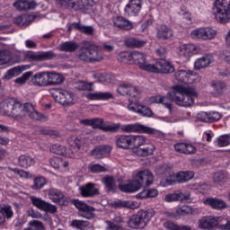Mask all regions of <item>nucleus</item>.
Wrapping results in <instances>:
<instances>
[{"instance_id": "1", "label": "nucleus", "mask_w": 230, "mask_h": 230, "mask_svg": "<svg viewBox=\"0 0 230 230\" xmlns=\"http://www.w3.org/2000/svg\"><path fill=\"white\" fill-rule=\"evenodd\" d=\"M167 96L155 95L151 98L152 103H161L164 109H168L170 114L173 111L172 101L179 107H191L195 104V98H199L197 90L190 85L176 84Z\"/></svg>"}, {"instance_id": "2", "label": "nucleus", "mask_w": 230, "mask_h": 230, "mask_svg": "<svg viewBox=\"0 0 230 230\" xmlns=\"http://www.w3.org/2000/svg\"><path fill=\"white\" fill-rule=\"evenodd\" d=\"M0 114L18 120L27 116L35 121H44L46 119L42 113L35 111L33 104L30 102L22 104L14 98L5 99L0 102Z\"/></svg>"}, {"instance_id": "3", "label": "nucleus", "mask_w": 230, "mask_h": 230, "mask_svg": "<svg viewBox=\"0 0 230 230\" xmlns=\"http://www.w3.org/2000/svg\"><path fill=\"white\" fill-rule=\"evenodd\" d=\"M161 172H164L166 177L160 182V186H163V188L172 186V184H175V182H188V181H191V179L195 177V173L191 171L180 172L175 174L172 172V169L167 168L166 165L161 167Z\"/></svg>"}, {"instance_id": "4", "label": "nucleus", "mask_w": 230, "mask_h": 230, "mask_svg": "<svg viewBox=\"0 0 230 230\" xmlns=\"http://www.w3.org/2000/svg\"><path fill=\"white\" fill-rule=\"evenodd\" d=\"M83 44L84 46L79 53L80 60L84 62H100V60H103V54L98 47L89 41H84Z\"/></svg>"}, {"instance_id": "5", "label": "nucleus", "mask_w": 230, "mask_h": 230, "mask_svg": "<svg viewBox=\"0 0 230 230\" xmlns=\"http://www.w3.org/2000/svg\"><path fill=\"white\" fill-rule=\"evenodd\" d=\"M154 215H155L154 209L140 210L130 217L128 226L132 229H143L148 226Z\"/></svg>"}, {"instance_id": "6", "label": "nucleus", "mask_w": 230, "mask_h": 230, "mask_svg": "<svg viewBox=\"0 0 230 230\" xmlns=\"http://www.w3.org/2000/svg\"><path fill=\"white\" fill-rule=\"evenodd\" d=\"M117 125L118 128L113 130V132H125L126 134H155V129L147 126H145L141 123L134 124H125L121 125L120 123H113Z\"/></svg>"}, {"instance_id": "7", "label": "nucleus", "mask_w": 230, "mask_h": 230, "mask_svg": "<svg viewBox=\"0 0 230 230\" xmlns=\"http://www.w3.org/2000/svg\"><path fill=\"white\" fill-rule=\"evenodd\" d=\"M213 11L215 17L217 21H218V22H222L223 24L229 22L230 6L227 0H216Z\"/></svg>"}, {"instance_id": "8", "label": "nucleus", "mask_w": 230, "mask_h": 230, "mask_svg": "<svg viewBox=\"0 0 230 230\" xmlns=\"http://www.w3.org/2000/svg\"><path fill=\"white\" fill-rule=\"evenodd\" d=\"M218 31L211 27H201L190 31V37L195 40H213Z\"/></svg>"}, {"instance_id": "9", "label": "nucleus", "mask_w": 230, "mask_h": 230, "mask_svg": "<svg viewBox=\"0 0 230 230\" xmlns=\"http://www.w3.org/2000/svg\"><path fill=\"white\" fill-rule=\"evenodd\" d=\"M133 179L140 188L151 186L154 183V173L149 169L135 171L133 172Z\"/></svg>"}, {"instance_id": "10", "label": "nucleus", "mask_w": 230, "mask_h": 230, "mask_svg": "<svg viewBox=\"0 0 230 230\" xmlns=\"http://www.w3.org/2000/svg\"><path fill=\"white\" fill-rule=\"evenodd\" d=\"M201 79L199 74L188 69L179 70L174 74V80L183 84H193L195 82H200Z\"/></svg>"}, {"instance_id": "11", "label": "nucleus", "mask_w": 230, "mask_h": 230, "mask_svg": "<svg viewBox=\"0 0 230 230\" xmlns=\"http://www.w3.org/2000/svg\"><path fill=\"white\" fill-rule=\"evenodd\" d=\"M130 64H135L140 67L143 71H147L151 73L154 63L146 62V55L139 51L131 52V60Z\"/></svg>"}, {"instance_id": "12", "label": "nucleus", "mask_w": 230, "mask_h": 230, "mask_svg": "<svg viewBox=\"0 0 230 230\" xmlns=\"http://www.w3.org/2000/svg\"><path fill=\"white\" fill-rule=\"evenodd\" d=\"M201 49L199 45L195 44H183L176 48V54L180 56L181 58H190L193 55H199Z\"/></svg>"}, {"instance_id": "13", "label": "nucleus", "mask_w": 230, "mask_h": 230, "mask_svg": "<svg viewBox=\"0 0 230 230\" xmlns=\"http://www.w3.org/2000/svg\"><path fill=\"white\" fill-rule=\"evenodd\" d=\"M117 92L121 96H128L134 100H139V98H141V91L137 87L132 85V84L123 83L119 84Z\"/></svg>"}, {"instance_id": "14", "label": "nucleus", "mask_w": 230, "mask_h": 230, "mask_svg": "<svg viewBox=\"0 0 230 230\" xmlns=\"http://www.w3.org/2000/svg\"><path fill=\"white\" fill-rule=\"evenodd\" d=\"M224 220L223 217H213L205 216L199 218L197 222L199 229H213L214 227H218V224Z\"/></svg>"}, {"instance_id": "15", "label": "nucleus", "mask_w": 230, "mask_h": 230, "mask_svg": "<svg viewBox=\"0 0 230 230\" xmlns=\"http://www.w3.org/2000/svg\"><path fill=\"white\" fill-rule=\"evenodd\" d=\"M31 204L40 209V211H45V213L55 214L58 211L57 206L47 202L46 200L42 199L41 198H37L35 196L31 197Z\"/></svg>"}, {"instance_id": "16", "label": "nucleus", "mask_w": 230, "mask_h": 230, "mask_svg": "<svg viewBox=\"0 0 230 230\" xmlns=\"http://www.w3.org/2000/svg\"><path fill=\"white\" fill-rule=\"evenodd\" d=\"M72 204L80 211V217H83V218L91 219L94 217V208L87 205L85 202L80 199H74Z\"/></svg>"}, {"instance_id": "17", "label": "nucleus", "mask_w": 230, "mask_h": 230, "mask_svg": "<svg viewBox=\"0 0 230 230\" xmlns=\"http://www.w3.org/2000/svg\"><path fill=\"white\" fill-rule=\"evenodd\" d=\"M175 71V67L172 63L160 59L155 63H153V66L151 68V73H164V75H168V73H173Z\"/></svg>"}, {"instance_id": "18", "label": "nucleus", "mask_w": 230, "mask_h": 230, "mask_svg": "<svg viewBox=\"0 0 230 230\" xmlns=\"http://www.w3.org/2000/svg\"><path fill=\"white\" fill-rule=\"evenodd\" d=\"M92 127L93 128H99L100 130H102V132H113L114 130H118V125L105 122L100 118L92 119Z\"/></svg>"}, {"instance_id": "19", "label": "nucleus", "mask_w": 230, "mask_h": 230, "mask_svg": "<svg viewBox=\"0 0 230 230\" xmlns=\"http://www.w3.org/2000/svg\"><path fill=\"white\" fill-rule=\"evenodd\" d=\"M175 152L184 154L185 155H193L197 154V147L190 143L180 142L174 145Z\"/></svg>"}, {"instance_id": "20", "label": "nucleus", "mask_w": 230, "mask_h": 230, "mask_svg": "<svg viewBox=\"0 0 230 230\" xmlns=\"http://www.w3.org/2000/svg\"><path fill=\"white\" fill-rule=\"evenodd\" d=\"M13 6L19 12H28L37 8V2L35 0H16Z\"/></svg>"}, {"instance_id": "21", "label": "nucleus", "mask_w": 230, "mask_h": 230, "mask_svg": "<svg viewBox=\"0 0 230 230\" xmlns=\"http://www.w3.org/2000/svg\"><path fill=\"white\" fill-rule=\"evenodd\" d=\"M57 4H60V6H67V8H72V10H82L85 8L84 4V0H55Z\"/></svg>"}, {"instance_id": "22", "label": "nucleus", "mask_w": 230, "mask_h": 230, "mask_svg": "<svg viewBox=\"0 0 230 230\" xmlns=\"http://www.w3.org/2000/svg\"><path fill=\"white\" fill-rule=\"evenodd\" d=\"M203 204L212 208V209H217V211H222V209L227 208V203H226V201L223 199L217 198H208L203 199Z\"/></svg>"}, {"instance_id": "23", "label": "nucleus", "mask_w": 230, "mask_h": 230, "mask_svg": "<svg viewBox=\"0 0 230 230\" xmlns=\"http://www.w3.org/2000/svg\"><path fill=\"white\" fill-rule=\"evenodd\" d=\"M111 152H112V146L106 145L95 147L91 154L95 159H103V157H109Z\"/></svg>"}, {"instance_id": "24", "label": "nucleus", "mask_w": 230, "mask_h": 230, "mask_svg": "<svg viewBox=\"0 0 230 230\" xmlns=\"http://www.w3.org/2000/svg\"><path fill=\"white\" fill-rule=\"evenodd\" d=\"M31 84L37 87H48V71L36 73L31 77Z\"/></svg>"}, {"instance_id": "25", "label": "nucleus", "mask_w": 230, "mask_h": 230, "mask_svg": "<svg viewBox=\"0 0 230 230\" xmlns=\"http://www.w3.org/2000/svg\"><path fill=\"white\" fill-rule=\"evenodd\" d=\"M142 5L143 0H130L125 7V13L128 15H137L141 12Z\"/></svg>"}, {"instance_id": "26", "label": "nucleus", "mask_w": 230, "mask_h": 230, "mask_svg": "<svg viewBox=\"0 0 230 230\" xmlns=\"http://www.w3.org/2000/svg\"><path fill=\"white\" fill-rule=\"evenodd\" d=\"M116 146L122 150H130L132 148V135H120L117 137Z\"/></svg>"}, {"instance_id": "27", "label": "nucleus", "mask_w": 230, "mask_h": 230, "mask_svg": "<svg viewBox=\"0 0 230 230\" xmlns=\"http://www.w3.org/2000/svg\"><path fill=\"white\" fill-rule=\"evenodd\" d=\"M50 152L57 155H65V157H75V151L72 149H66V146L58 144H55L50 147Z\"/></svg>"}, {"instance_id": "28", "label": "nucleus", "mask_w": 230, "mask_h": 230, "mask_svg": "<svg viewBox=\"0 0 230 230\" xmlns=\"http://www.w3.org/2000/svg\"><path fill=\"white\" fill-rule=\"evenodd\" d=\"M113 23L116 28H119V30H126L127 31H130V30H134V24L132 22L128 21L127 18L123 16H118L113 19Z\"/></svg>"}, {"instance_id": "29", "label": "nucleus", "mask_w": 230, "mask_h": 230, "mask_svg": "<svg viewBox=\"0 0 230 230\" xmlns=\"http://www.w3.org/2000/svg\"><path fill=\"white\" fill-rule=\"evenodd\" d=\"M215 58H213V55H206L202 58H198L194 62V69H196L197 71L204 69L205 67H208V66H209L210 64H213Z\"/></svg>"}, {"instance_id": "30", "label": "nucleus", "mask_w": 230, "mask_h": 230, "mask_svg": "<svg viewBox=\"0 0 230 230\" xmlns=\"http://www.w3.org/2000/svg\"><path fill=\"white\" fill-rule=\"evenodd\" d=\"M148 145V138L143 135H131V148L137 150L141 146Z\"/></svg>"}, {"instance_id": "31", "label": "nucleus", "mask_w": 230, "mask_h": 230, "mask_svg": "<svg viewBox=\"0 0 230 230\" xmlns=\"http://www.w3.org/2000/svg\"><path fill=\"white\" fill-rule=\"evenodd\" d=\"M93 78L104 85L114 84V75L111 74L96 72L93 74Z\"/></svg>"}, {"instance_id": "32", "label": "nucleus", "mask_w": 230, "mask_h": 230, "mask_svg": "<svg viewBox=\"0 0 230 230\" xmlns=\"http://www.w3.org/2000/svg\"><path fill=\"white\" fill-rule=\"evenodd\" d=\"M88 100L107 101L114 99V95L111 92H96L86 95Z\"/></svg>"}, {"instance_id": "33", "label": "nucleus", "mask_w": 230, "mask_h": 230, "mask_svg": "<svg viewBox=\"0 0 230 230\" xmlns=\"http://www.w3.org/2000/svg\"><path fill=\"white\" fill-rule=\"evenodd\" d=\"M49 163L51 166L56 170H58V172H67L69 168V163L60 157L51 158Z\"/></svg>"}, {"instance_id": "34", "label": "nucleus", "mask_w": 230, "mask_h": 230, "mask_svg": "<svg viewBox=\"0 0 230 230\" xmlns=\"http://www.w3.org/2000/svg\"><path fill=\"white\" fill-rule=\"evenodd\" d=\"M34 20L35 16L31 14H22L16 16L13 20V22L14 24H17V26H20L21 28H25V26H28V24L33 22Z\"/></svg>"}, {"instance_id": "35", "label": "nucleus", "mask_w": 230, "mask_h": 230, "mask_svg": "<svg viewBox=\"0 0 230 230\" xmlns=\"http://www.w3.org/2000/svg\"><path fill=\"white\" fill-rule=\"evenodd\" d=\"M47 78L49 82V85H60V84H64V75L60 73L57 72H48L47 71Z\"/></svg>"}, {"instance_id": "36", "label": "nucleus", "mask_w": 230, "mask_h": 230, "mask_svg": "<svg viewBox=\"0 0 230 230\" xmlns=\"http://www.w3.org/2000/svg\"><path fill=\"white\" fill-rule=\"evenodd\" d=\"M79 191L83 197H94V195H98V189L94 187L93 183H87L79 188Z\"/></svg>"}, {"instance_id": "37", "label": "nucleus", "mask_w": 230, "mask_h": 230, "mask_svg": "<svg viewBox=\"0 0 230 230\" xmlns=\"http://www.w3.org/2000/svg\"><path fill=\"white\" fill-rule=\"evenodd\" d=\"M119 188L120 191H124L125 193H135V191L141 190L135 179L129 181L128 183L119 185Z\"/></svg>"}, {"instance_id": "38", "label": "nucleus", "mask_w": 230, "mask_h": 230, "mask_svg": "<svg viewBox=\"0 0 230 230\" xmlns=\"http://www.w3.org/2000/svg\"><path fill=\"white\" fill-rule=\"evenodd\" d=\"M229 172L226 171H219L214 174L213 181L215 184H217L218 186H224L226 182L229 181Z\"/></svg>"}, {"instance_id": "39", "label": "nucleus", "mask_w": 230, "mask_h": 230, "mask_svg": "<svg viewBox=\"0 0 230 230\" xmlns=\"http://www.w3.org/2000/svg\"><path fill=\"white\" fill-rule=\"evenodd\" d=\"M157 37L158 39L167 40L168 39H172L173 37V31H172V29L166 25H159L157 27Z\"/></svg>"}, {"instance_id": "40", "label": "nucleus", "mask_w": 230, "mask_h": 230, "mask_svg": "<svg viewBox=\"0 0 230 230\" xmlns=\"http://www.w3.org/2000/svg\"><path fill=\"white\" fill-rule=\"evenodd\" d=\"M115 208H127L128 209H137L141 204L134 200H117L113 202Z\"/></svg>"}, {"instance_id": "41", "label": "nucleus", "mask_w": 230, "mask_h": 230, "mask_svg": "<svg viewBox=\"0 0 230 230\" xmlns=\"http://www.w3.org/2000/svg\"><path fill=\"white\" fill-rule=\"evenodd\" d=\"M49 199L54 202V204H60L64 202V193L58 189L49 190Z\"/></svg>"}, {"instance_id": "42", "label": "nucleus", "mask_w": 230, "mask_h": 230, "mask_svg": "<svg viewBox=\"0 0 230 230\" xmlns=\"http://www.w3.org/2000/svg\"><path fill=\"white\" fill-rule=\"evenodd\" d=\"M18 164L21 168H30L35 165V158L28 155H22L18 157Z\"/></svg>"}, {"instance_id": "43", "label": "nucleus", "mask_w": 230, "mask_h": 230, "mask_svg": "<svg viewBox=\"0 0 230 230\" xmlns=\"http://www.w3.org/2000/svg\"><path fill=\"white\" fill-rule=\"evenodd\" d=\"M28 58L38 61L51 60V58H55V54L52 51H47L39 54H28Z\"/></svg>"}, {"instance_id": "44", "label": "nucleus", "mask_w": 230, "mask_h": 230, "mask_svg": "<svg viewBox=\"0 0 230 230\" xmlns=\"http://www.w3.org/2000/svg\"><path fill=\"white\" fill-rule=\"evenodd\" d=\"M0 213L3 217H0V222H4V218H12L13 217V210H12V206L8 204L0 205Z\"/></svg>"}, {"instance_id": "45", "label": "nucleus", "mask_w": 230, "mask_h": 230, "mask_svg": "<svg viewBox=\"0 0 230 230\" xmlns=\"http://www.w3.org/2000/svg\"><path fill=\"white\" fill-rule=\"evenodd\" d=\"M68 143L70 146H76L78 150H82L87 146V145L85 144V139H83L82 137L76 136L70 137L68 139Z\"/></svg>"}, {"instance_id": "46", "label": "nucleus", "mask_w": 230, "mask_h": 230, "mask_svg": "<svg viewBox=\"0 0 230 230\" xmlns=\"http://www.w3.org/2000/svg\"><path fill=\"white\" fill-rule=\"evenodd\" d=\"M59 98L62 100L60 103H65V105H73L74 96L73 93L68 91L60 90Z\"/></svg>"}, {"instance_id": "47", "label": "nucleus", "mask_w": 230, "mask_h": 230, "mask_svg": "<svg viewBox=\"0 0 230 230\" xmlns=\"http://www.w3.org/2000/svg\"><path fill=\"white\" fill-rule=\"evenodd\" d=\"M78 49V44L74 41H66L59 46V51H66V53H73Z\"/></svg>"}, {"instance_id": "48", "label": "nucleus", "mask_w": 230, "mask_h": 230, "mask_svg": "<svg viewBox=\"0 0 230 230\" xmlns=\"http://www.w3.org/2000/svg\"><path fill=\"white\" fill-rule=\"evenodd\" d=\"M197 208H193L190 206H182L176 209V214L180 217H184V215H197L199 210Z\"/></svg>"}, {"instance_id": "49", "label": "nucleus", "mask_w": 230, "mask_h": 230, "mask_svg": "<svg viewBox=\"0 0 230 230\" xmlns=\"http://www.w3.org/2000/svg\"><path fill=\"white\" fill-rule=\"evenodd\" d=\"M72 26L81 31V33H85V35H93L94 33V28L93 26H84L82 25L80 22H73Z\"/></svg>"}, {"instance_id": "50", "label": "nucleus", "mask_w": 230, "mask_h": 230, "mask_svg": "<svg viewBox=\"0 0 230 230\" xmlns=\"http://www.w3.org/2000/svg\"><path fill=\"white\" fill-rule=\"evenodd\" d=\"M146 42L141 40H137L135 38H128L125 40V46L128 48H143Z\"/></svg>"}, {"instance_id": "51", "label": "nucleus", "mask_w": 230, "mask_h": 230, "mask_svg": "<svg viewBox=\"0 0 230 230\" xmlns=\"http://www.w3.org/2000/svg\"><path fill=\"white\" fill-rule=\"evenodd\" d=\"M146 145H147L146 147L139 149L140 154L145 157L148 155H154V153L155 152V146L150 143V140L148 139H147V144Z\"/></svg>"}, {"instance_id": "52", "label": "nucleus", "mask_w": 230, "mask_h": 230, "mask_svg": "<svg viewBox=\"0 0 230 230\" xmlns=\"http://www.w3.org/2000/svg\"><path fill=\"white\" fill-rule=\"evenodd\" d=\"M164 226L168 230H191L190 226H179L172 221H165Z\"/></svg>"}, {"instance_id": "53", "label": "nucleus", "mask_w": 230, "mask_h": 230, "mask_svg": "<svg viewBox=\"0 0 230 230\" xmlns=\"http://www.w3.org/2000/svg\"><path fill=\"white\" fill-rule=\"evenodd\" d=\"M121 217H117L113 221H106L107 229L109 230H119L121 229Z\"/></svg>"}, {"instance_id": "54", "label": "nucleus", "mask_w": 230, "mask_h": 230, "mask_svg": "<svg viewBox=\"0 0 230 230\" xmlns=\"http://www.w3.org/2000/svg\"><path fill=\"white\" fill-rule=\"evenodd\" d=\"M48 184V181H46V178L40 176L36 177L33 180V184L31 186L32 190H42L44 186Z\"/></svg>"}, {"instance_id": "55", "label": "nucleus", "mask_w": 230, "mask_h": 230, "mask_svg": "<svg viewBox=\"0 0 230 230\" xmlns=\"http://www.w3.org/2000/svg\"><path fill=\"white\" fill-rule=\"evenodd\" d=\"M103 184L106 186L108 191H114L116 190V181L114 177L106 176L102 179Z\"/></svg>"}, {"instance_id": "56", "label": "nucleus", "mask_w": 230, "mask_h": 230, "mask_svg": "<svg viewBox=\"0 0 230 230\" xmlns=\"http://www.w3.org/2000/svg\"><path fill=\"white\" fill-rule=\"evenodd\" d=\"M76 89L79 91H94V84L93 83H87L84 81H79L75 84Z\"/></svg>"}, {"instance_id": "57", "label": "nucleus", "mask_w": 230, "mask_h": 230, "mask_svg": "<svg viewBox=\"0 0 230 230\" xmlns=\"http://www.w3.org/2000/svg\"><path fill=\"white\" fill-rule=\"evenodd\" d=\"M180 15H182L184 19L187 21V22L185 21L181 22L182 28H190L192 24L191 13H190V12L188 11H184V9H181L180 11Z\"/></svg>"}, {"instance_id": "58", "label": "nucleus", "mask_w": 230, "mask_h": 230, "mask_svg": "<svg viewBox=\"0 0 230 230\" xmlns=\"http://www.w3.org/2000/svg\"><path fill=\"white\" fill-rule=\"evenodd\" d=\"M8 62H12V52H10V50H1L0 66H4V64H8Z\"/></svg>"}, {"instance_id": "59", "label": "nucleus", "mask_w": 230, "mask_h": 230, "mask_svg": "<svg viewBox=\"0 0 230 230\" xmlns=\"http://www.w3.org/2000/svg\"><path fill=\"white\" fill-rule=\"evenodd\" d=\"M229 143H230L229 135H223L217 138V140L215 142V145L219 148H224V146H228Z\"/></svg>"}, {"instance_id": "60", "label": "nucleus", "mask_w": 230, "mask_h": 230, "mask_svg": "<svg viewBox=\"0 0 230 230\" xmlns=\"http://www.w3.org/2000/svg\"><path fill=\"white\" fill-rule=\"evenodd\" d=\"M117 60H119V62H125L126 64H130V60H132V52H120L117 57Z\"/></svg>"}, {"instance_id": "61", "label": "nucleus", "mask_w": 230, "mask_h": 230, "mask_svg": "<svg viewBox=\"0 0 230 230\" xmlns=\"http://www.w3.org/2000/svg\"><path fill=\"white\" fill-rule=\"evenodd\" d=\"M70 226H71L72 227H75V229L84 230V229H85L86 227H89V222L75 219V220H73V221L71 222Z\"/></svg>"}, {"instance_id": "62", "label": "nucleus", "mask_w": 230, "mask_h": 230, "mask_svg": "<svg viewBox=\"0 0 230 230\" xmlns=\"http://www.w3.org/2000/svg\"><path fill=\"white\" fill-rule=\"evenodd\" d=\"M212 86L216 90L217 94H222L226 91V83L220 81H213Z\"/></svg>"}, {"instance_id": "63", "label": "nucleus", "mask_w": 230, "mask_h": 230, "mask_svg": "<svg viewBox=\"0 0 230 230\" xmlns=\"http://www.w3.org/2000/svg\"><path fill=\"white\" fill-rule=\"evenodd\" d=\"M21 75V68L20 67H13L8 70L4 75L5 80H12L13 76H19Z\"/></svg>"}, {"instance_id": "64", "label": "nucleus", "mask_w": 230, "mask_h": 230, "mask_svg": "<svg viewBox=\"0 0 230 230\" xmlns=\"http://www.w3.org/2000/svg\"><path fill=\"white\" fill-rule=\"evenodd\" d=\"M140 108H141V103H139L137 102H134V101L129 99L128 104L127 106L128 111H129L130 112H135L136 114H137Z\"/></svg>"}]
</instances>
